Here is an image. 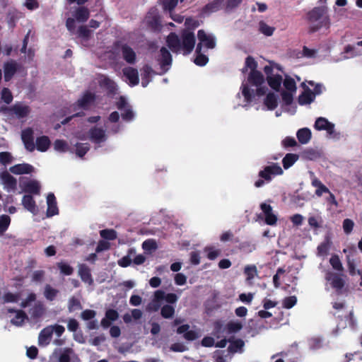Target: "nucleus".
<instances>
[{
    "mask_svg": "<svg viewBox=\"0 0 362 362\" xmlns=\"http://www.w3.org/2000/svg\"><path fill=\"white\" fill-rule=\"evenodd\" d=\"M327 12L326 7L317 6L307 13L306 19L310 24L308 28L310 33H315L322 28H329L331 23Z\"/></svg>",
    "mask_w": 362,
    "mask_h": 362,
    "instance_id": "f257e3e1",
    "label": "nucleus"
},
{
    "mask_svg": "<svg viewBox=\"0 0 362 362\" xmlns=\"http://www.w3.org/2000/svg\"><path fill=\"white\" fill-rule=\"evenodd\" d=\"M197 38L199 42L196 47V52L202 51V47L207 49H214L216 47V38L211 35H208L204 30H199L197 32Z\"/></svg>",
    "mask_w": 362,
    "mask_h": 362,
    "instance_id": "f03ea898",
    "label": "nucleus"
},
{
    "mask_svg": "<svg viewBox=\"0 0 362 362\" xmlns=\"http://www.w3.org/2000/svg\"><path fill=\"white\" fill-rule=\"evenodd\" d=\"M115 49H120L123 59L129 64H134L136 61V54L134 50L127 44L116 41L114 43Z\"/></svg>",
    "mask_w": 362,
    "mask_h": 362,
    "instance_id": "7ed1b4c3",
    "label": "nucleus"
},
{
    "mask_svg": "<svg viewBox=\"0 0 362 362\" xmlns=\"http://www.w3.org/2000/svg\"><path fill=\"white\" fill-rule=\"evenodd\" d=\"M325 280L329 282L332 288L335 289L337 294L341 293V290L345 286V281L342 278V274L332 271H327L325 273Z\"/></svg>",
    "mask_w": 362,
    "mask_h": 362,
    "instance_id": "20e7f679",
    "label": "nucleus"
},
{
    "mask_svg": "<svg viewBox=\"0 0 362 362\" xmlns=\"http://www.w3.org/2000/svg\"><path fill=\"white\" fill-rule=\"evenodd\" d=\"M284 171L278 163H272L267 165L262 170L259 172V177L267 182H270L272 177L276 175H281Z\"/></svg>",
    "mask_w": 362,
    "mask_h": 362,
    "instance_id": "39448f33",
    "label": "nucleus"
},
{
    "mask_svg": "<svg viewBox=\"0 0 362 362\" xmlns=\"http://www.w3.org/2000/svg\"><path fill=\"white\" fill-rule=\"evenodd\" d=\"M96 95L90 91H86L81 98H79L74 105V110L82 109L88 110L90 106L95 103Z\"/></svg>",
    "mask_w": 362,
    "mask_h": 362,
    "instance_id": "423d86ee",
    "label": "nucleus"
},
{
    "mask_svg": "<svg viewBox=\"0 0 362 362\" xmlns=\"http://www.w3.org/2000/svg\"><path fill=\"white\" fill-rule=\"evenodd\" d=\"M196 39L192 32L182 30V51L185 54H189L194 49Z\"/></svg>",
    "mask_w": 362,
    "mask_h": 362,
    "instance_id": "0eeeda50",
    "label": "nucleus"
},
{
    "mask_svg": "<svg viewBox=\"0 0 362 362\" xmlns=\"http://www.w3.org/2000/svg\"><path fill=\"white\" fill-rule=\"evenodd\" d=\"M0 180L4 188L8 191H13L17 187V180L8 171H3L0 173Z\"/></svg>",
    "mask_w": 362,
    "mask_h": 362,
    "instance_id": "6e6552de",
    "label": "nucleus"
},
{
    "mask_svg": "<svg viewBox=\"0 0 362 362\" xmlns=\"http://www.w3.org/2000/svg\"><path fill=\"white\" fill-rule=\"evenodd\" d=\"M315 129L318 131L325 130L329 135H332L334 132V124L328 121L325 117H318L314 124Z\"/></svg>",
    "mask_w": 362,
    "mask_h": 362,
    "instance_id": "1a4fd4ad",
    "label": "nucleus"
},
{
    "mask_svg": "<svg viewBox=\"0 0 362 362\" xmlns=\"http://www.w3.org/2000/svg\"><path fill=\"white\" fill-rule=\"evenodd\" d=\"M21 139L28 151L32 152L35 150L33 131L31 128L28 127L22 131Z\"/></svg>",
    "mask_w": 362,
    "mask_h": 362,
    "instance_id": "9d476101",
    "label": "nucleus"
},
{
    "mask_svg": "<svg viewBox=\"0 0 362 362\" xmlns=\"http://www.w3.org/2000/svg\"><path fill=\"white\" fill-rule=\"evenodd\" d=\"M30 112V108L28 105H23L21 103H16L12 105L11 115L18 119L26 117Z\"/></svg>",
    "mask_w": 362,
    "mask_h": 362,
    "instance_id": "9b49d317",
    "label": "nucleus"
},
{
    "mask_svg": "<svg viewBox=\"0 0 362 362\" xmlns=\"http://www.w3.org/2000/svg\"><path fill=\"white\" fill-rule=\"evenodd\" d=\"M123 75L128 79L130 86H135L139 83L138 70L132 66H127L122 69Z\"/></svg>",
    "mask_w": 362,
    "mask_h": 362,
    "instance_id": "f8f14e48",
    "label": "nucleus"
},
{
    "mask_svg": "<svg viewBox=\"0 0 362 362\" xmlns=\"http://www.w3.org/2000/svg\"><path fill=\"white\" fill-rule=\"evenodd\" d=\"M89 138L95 144H100L107 139L105 131L103 128L97 127L90 129Z\"/></svg>",
    "mask_w": 362,
    "mask_h": 362,
    "instance_id": "ddd939ff",
    "label": "nucleus"
},
{
    "mask_svg": "<svg viewBox=\"0 0 362 362\" xmlns=\"http://www.w3.org/2000/svg\"><path fill=\"white\" fill-rule=\"evenodd\" d=\"M146 23L153 30H158L160 29L161 24L160 21V16L156 12V9H151L146 16Z\"/></svg>",
    "mask_w": 362,
    "mask_h": 362,
    "instance_id": "4468645a",
    "label": "nucleus"
},
{
    "mask_svg": "<svg viewBox=\"0 0 362 362\" xmlns=\"http://www.w3.org/2000/svg\"><path fill=\"white\" fill-rule=\"evenodd\" d=\"M159 62V64L162 70L165 72L168 69V66L171 64L172 62V56L170 52L164 47H163L160 50V57L158 59Z\"/></svg>",
    "mask_w": 362,
    "mask_h": 362,
    "instance_id": "2eb2a0df",
    "label": "nucleus"
},
{
    "mask_svg": "<svg viewBox=\"0 0 362 362\" xmlns=\"http://www.w3.org/2000/svg\"><path fill=\"white\" fill-rule=\"evenodd\" d=\"M18 69V64L13 60L7 62L4 65V78L5 81H9Z\"/></svg>",
    "mask_w": 362,
    "mask_h": 362,
    "instance_id": "dca6fc26",
    "label": "nucleus"
},
{
    "mask_svg": "<svg viewBox=\"0 0 362 362\" xmlns=\"http://www.w3.org/2000/svg\"><path fill=\"white\" fill-rule=\"evenodd\" d=\"M47 216L52 217L59 214V209L57 204V200L53 193L48 194L47 197Z\"/></svg>",
    "mask_w": 362,
    "mask_h": 362,
    "instance_id": "f3484780",
    "label": "nucleus"
},
{
    "mask_svg": "<svg viewBox=\"0 0 362 362\" xmlns=\"http://www.w3.org/2000/svg\"><path fill=\"white\" fill-rule=\"evenodd\" d=\"M9 170L15 175L29 174L33 172L34 168L28 163H20L11 166Z\"/></svg>",
    "mask_w": 362,
    "mask_h": 362,
    "instance_id": "a211bd4d",
    "label": "nucleus"
},
{
    "mask_svg": "<svg viewBox=\"0 0 362 362\" xmlns=\"http://www.w3.org/2000/svg\"><path fill=\"white\" fill-rule=\"evenodd\" d=\"M23 191L32 194H40V185L35 180H28L23 184Z\"/></svg>",
    "mask_w": 362,
    "mask_h": 362,
    "instance_id": "6ab92c4d",
    "label": "nucleus"
},
{
    "mask_svg": "<svg viewBox=\"0 0 362 362\" xmlns=\"http://www.w3.org/2000/svg\"><path fill=\"white\" fill-rule=\"evenodd\" d=\"M78 275L84 283L88 284V285H92L93 284L90 269L87 265L84 264H79Z\"/></svg>",
    "mask_w": 362,
    "mask_h": 362,
    "instance_id": "aec40b11",
    "label": "nucleus"
},
{
    "mask_svg": "<svg viewBox=\"0 0 362 362\" xmlns=\"http://www.w3.org/2000/svg\"><path fill=\"white\" fill-rule=\"evenodd\" d=\"M24 208L33 214L37 212V207L33 197L30 194H25L22 199Z\"/></svg>",
    "mask_w": 362,
    "mask_h": 362,
    "instance_id": "412c9836",
    "label": "nucleus"
},
{
    "mask_svg": "<svg viewBox=\"0 0 362 362\" xmlns=\"http://www.w3.org/2000/svg\"><path fill=\"white\" fill-rule=\"evenodd\" d=\"M167 45L173 52H177L181 49V40L174 33H170L167 37Z\"/></svg>",
    "mask_w": 362,
    "mask_h": 362,
    "instance_id": "4be33fe9",
    "label": "nucleus"
},
{
    "mask_svg": "<svg viewBox=\"0 0 362 362\" xmlns=\"http://www.w3.org/2000/svg\"><path fill=\"white\" fill-rule=\"evenodd\" d=\"M53 334L52 326H48L42 329L39 334L38 343L39 345H47Z\"/></svg>",
    "mask_w": 362,
    "mask_h": 362,
    "instance_id": "5701e85b",
    "label": "nucleus"
},
{
    "mask_svg": "<svg viewBox=\"0 0 362 362\" xmlns=\"http://www.w3.org/2000/svg\"><path fill=\"white\" fill-rule=\"evenodd\" d=\"M154 296L156 301H161L163 300H165L166 302L169 303H174L177 300V297L175 293L166 294L162 290H158L155 291Z\"/></svg>",
    "mask_w": 362,
    "mask_h": 362,
    "instance_id": "b1692460",
    "label": "nucleus"
},
{
    "mask_svg": "<svg viewBox=\"0 0 362 362\" xmlns=\"http://www.w3.org/2000/svg\"><path fill=\"white\" fill-rule=\"evenodd\" d=\"M228 342L230 343V345L228 347V351L230 353L234 354L243 351V349L245 346V342L243 339H234L233 337H230L228 339Z\"/></svg>",
    "mask_w": 362,
    "mask_h": 362,
    "instance_id": "393cba45",
    "label": "nucleus"
},
{
    "mask_svg": "<svg viewBox=\"0 0 362 362\" xmlns=\"http://www.w3.org/2000/svg\"><path fill=\"white\" fill-rule=\"evenodd\" d=\"M315 99V94L309 88L306 89L298 96V102L300 105L310 104Z\"/></svg>",
    "mask_w": 362,
    "mask_h": 362,
    "instance_id": "a878e982",
    "label": "nucleus"
},
{
    "mask_svg": "<svg viewBox=\"0 0 362 362\" xmlns=\"http://www.w3.org/2000/svg\"><path fill=\"white\" fill-rule=\"evenodd\" d=\"M100 85L105 88L109 94H115L117 90V86L115 81L106 76L101 77Z\"/></svg>",
    "mask_w": 362,
    "mask_h": 362,
    "instance_id": "bb28decb",
    "label": "nucleus"
},
{
    "mask_svg": "<svg viewBox=\"0 0 362 362\" xmlns=\"http://www.w3.org/2000/svg\"><path fill=\"white\" fill-rule=\"evenodd\" d=\"M188 325H182V337L188 341H194L198 339L201 334L199 330H189Z\"/></svg>",
    "mask_w": 362,
    "mask_h": 362,
    "instance_id": "cd10ccee",
    "label": "nucleus"
},
{
    "mask_svg": "<svg viewBox=\"0 0 362 362\" xmlns=\"http://www.w3.org/2000/svg\"><path fill=\"white\" fill-rule=\"evenodd\" d=\"M75 19L81 23L86 22L90 17V11L85 6L77 8L74 12Z\"/></svg>",
    "mask_w": 362,
    "mask_h": 362,
    "instance_id": "c85d7f7f",
    "label": "nucleus"
},
{
    "mask_svg": "<svg viewBox=\"0 0 362 362\" xmlns=\"http://www.w3.org/2000/svg\"><path fill=\"white\" fill-rule=\"evenodd\" d=\"M247 81L250 84L258 86L264 82V76L260 71L255 70L250 71Z\"/></svg>",
    "mask_w": 362,
    "mask_h": 362,
    "instance_id": "c756f323",
    "label": "nucleus"
},
{
    "mask_svg": "<svg viewBox=\"0 0 362 362\" xmlns=\"http://www.w3.org/2000/svg\"><path fill=\"white\" fill-rule=\"evenodd\" d=\"M264 104L269 110H274L278 106V97L274 93H269L264 100Z\"/></svg>",
    "mask_w": 362,
    "mask_h": 362,
    "instance_id": "7c9ffc66",
    "label": "nucleus"
},
{
    "mask_svg": "<svg viewBox=\"0 0 362 362\" xmlns=\"http://www.w3.org/2000/svg\"><path fill=\"white\" fill-rule=\"evenodd\" d=\"M50 145L51 141L47 136H41L36 139V148L39 151H46L49 148Z\"/></svg>",
    "mask_w": 362,
    "mask_h": 362,
    "instance_id": "2f4dec72",
    "label": "nucleus"
},
{
    "mask_svg": "<svg viewBox=\"0 0 362 362\" xmlns=\"http://www.w3.org/2000/svg\"><path fill=\"white\" fill-rule=\"evenodd\" d=\"M243 325L239 320H230L226 327L225 330L228 334H235L240 332L243 329Z\"/></svg>",
    "mask_w": 362,
    "mask_h": 362,
    "instance_id": "473e14b6",
    "label": "nucleus"
},
{
    "mask_svg": "<svg viewBox=\"0 0 362 362\" xmlns=\"http://www.w3.org/2000/svg\"><path fill=\"white\" fill-rule=\"evenodd\" d=\"M311 132L308 128L300 129L296 133L297 139L302 144H308L311 139Z\"/></svg>",
    "mask_w": 362,
    "mask_h": 362,
    "instance_id": "72a5a7b5",
    "label": "nucleus"
},
{
    "mask_svg": "<svg viewBox=\"0 0 362 362\" xmlns=\"http://www.w3.org/2000/svg\"><path fill=\"white\" fill-rule=\"evenodd\" d=\"M267 81L269 86L274 90L279 91L282 82V76L279 74L275 76H267Z\"/></svg>",
    "mask_w": 362,
    "mask_h": 362,
    "instance_id": "f704fd0d",
    "label": "nucleus"
},
{
    "mask_svg": "<svg viewBox=\"0 0 362 362\" xmlns=\"http://www.w3.org/2000/svg\"><path fill=\"white\" fill-rule=\"evenodd\" d=\"M153 73V69L148 64H145L142 68L141 73V86L146 87L151 81V74Z\"/></svg>",
    "mask_w": 362,
    "mask_h": 362,
    "instance_id": "c9c22d12",
    "label": "nucleus"
},
{
    "mask_svg": "<svg viewBox=\"0 0 362 362\" xmlns=\"http://www.w3.org/2000/svg\"><path fill=\"white\" fill-rule=\"evenodd\" d=\"M9 312L16 313L15 318L11 320V322L17 326L22 325L24 321L28 319L26 313L22 310H15L13 309H10Z\"/></svg>",
    "mask_w": 362,
    "mask_h": 362,
    "instance_id": "e433bc0d",
    "label": "nucleus"
},
{
    "mask_svg": "<svg viewBox=\"0 0 362 362\" xmlns=\"http://www.w3.org/2000/svg\"><path fill=\"white\" fill-rule=\"evenodd\" d=\"M312 185L317 187L315 193L319 197H321L323 193L329 192V189L315 177L312 180Z\"/></svg>",
    "mask_w": 362,
    "mask_h": 362,
    "instance_id": "4c0bfd02",
    "label": "nucleus"
},
{
    "mask_svg": "<svg viewBox=\"0 0 362 362\" xmlns=\"http://www.w3.org/2000/svg\"><path fill=\"white\" fill-rule=\"evenodd\" d=\"M225 0H214L204 7V12H216L222 8Z\"/></svg>",
    "mask_w": 362,
    "mask_h": 362,
    "instance_id": "58836bf2",
    "label": "nucleus"
},
{
    "mask_svg": "<svg viewBox=\"0 0 362 362\" xmlns=\"http://www.w3.org/2000/svg\"><path fill=\"white\" fill-rule=\"evenodd\" d=\"M298 155L296 153H287L282 160L284 169L291 167L298 159Z\"/></svg>",
    "mask_w": 362,
    "mask_h": 362,
    "instance_id": "ea45409f",
    "label": "nucleus"
},
{
    "mask_svg": "<svg viewBox=\"0 0 362 362\" xmlns=\"http://www.w3.org/2000/svg\"><path fill=\"white\" fill-rule=\"evenodd\" d=\"M59 291L56 288H52L49 284H47L45 287L44 296L45 298L49 301H52L55 299Z\"/></svg>",
    "mask_w": 362,
    "mask_h": 362,
    "instance_id": "a19ab883",
    "label": "nucleus"
},
{
    "mask_svg": "<svg viewBox=\"0 0 362 362\" xmlns=\"http://www.w3.org/2000/svg\"><path fill=\"white\" fill-rule=\"evenodd\" d=\"M11 223V218L8 215L0 216V235H2L8 228Z\"/></svg>",
    "mask_w": 362,
    "mask_h": 362,
    "instance_id": "79ce46f5",
    "label": "nucleus"
},
{
    "mask_svg": "<svg viewBox=\"0 0 362 362\" xmlns=\"http://www.w3.org/2000/svg\"><path fill=\"white\" fill-rule=\"evenodd\" d=\"M61 274L70 276L74 273V268L65 262H60L57 264Z\"/></svg>",
    "mask_w": 362,
    "mask_h": 362,
    "instance_id": "37998d69",
    "label": "nucleus"
},
{
    "mask_svg": "<svg viewBox=\"0 0 362 362\" xmlns=\"http://www.w3.org/2000/svg\"><path fill=\"white\" fill-rule=\"evenodd\" d=\"M81 309H82V305L80 300L74 296L70 298L68 302L69 312L72 313L75 310Z\"/></svg>",
    "mask_w": 362,
    "mask_h": 362,
    "instance_id": "c03bdc74",
    "label": "nucleus"
},
{
    "mask_svg": "<svg viewBox=\"0 0 362 362\" xmlns=\"http://www.w3.org/2000/svg\"><path fill=\"white\" fill-rule=\"evenodd\" d=\"M196 57L194 59V63L199 66H205L208 62L209 58L206 55L202 53V51H200L199 52H195Z\"/></svg>",
    "mask_w": 362,
    "mask_h": 362,
    "instance_id": "a18cd8bd",
    "label": "nucleus"
},
{
    "mask_svg": "<svg viewBox=\"0 0 362 362\" xmlns=\"http://www.w3.org/2000/svg\"><path fill=\"white\" fill-rule=\"evenodd\" d=\"M89 149L90 146L87 143H77L76 144V154L80 158H83Z\"/></svg>",
    "mask_w": 362,
    "mask_h": 362,
    "instance_id": "49530a36",
    "label": "nucleus"
},
{
    "mask_svg": "<svg viewBox=\"0 0 362 362\" xmlns=\"http://www.w3.org/2000/svg\"><path fill=\"white\" fill-rule=\"evenodd\" d=\"M100 235L105 240H114L117 238V232L114 229H103L100 231Z\"/></svg>",
    "mask_w": 362,
    "mask_h": 362,
    "instance_id": "de8ad7c7",
    "label": "nucleus"
},
{
    "mask_svg": "<svg viewBox=\"0 0 362 362\" xmlns=\"http://www.w3.org/2000/svg\"><path fill=\"white\" fill-rule=\"evenodd\" d=\"M329 263L332 268L338 272H343L344 267L341 262V260L337 255H332L329 259Z\"/></svg>",
    "mask_w": 362,
    "mask_h": 362,
    "instance_id": "09e8293b",
    "label": "nucleus"
},
{
    "mask_svg": "<svg viewBox=\"0 0 362 362\" xmlns=\"http://www.w3.org/2000/svg\"><path fill=\"white\" fill-rule=\"evenodd\" d=\"M92 31L89 30L86 25L79 26L77 35L78 37L85 40H88L91 37Z\"/></svg>",
    "mask_w": 362,
    "mask_h": 362,
    "instance_id": "8fccbe9b",
    "label": "nucleus"
},
{
    "mask_svg": "<svg viewBox=\"0 0 362 362\" xmlns=\"http://www.w3.org/2000/svg\"><path fill=\"white\" fill-rule=\"evenodd\" d=\"M259 30L260 33L266 36H271L273 35L275 28L268 25L265 22L260 21L259 23Z\"/></svg>",
    "mask_w": 362,
    "mask_h": 362,
    "instance_id": "3c124183",
    "label": "nucleus"
},
{
    "mask_svg": "<svg viewBox=\"0 0 362 362\" xmlns=\"http://www.w3.org/2000/svg\"><path fill=\"white\" fill-rule=\"evenodd\" d=\"M1 99L7 105L13 101V94L9 88H3L1 92Z\"/></svg>",
    "mask_w": 362,
    "mask_h": 362,
    "instance_id": "603ef678",
    "label": "nucleus"
},
{
    "mask_svg": "<svg viewBox=\"0 0 362 362\" xmlns=\"http://www.w3.org/2000/svg\"><path fill=\"white\" fill-rule=\"evenodd\" d=\"M257 62L255 60V59L252 57L248 56L245 59V66L243 69V72L247 71V69H250L251 70V71H255V70H257Z\"/></svg>",
    "mask_w": 362,
    "mask_h": 362,
    "instance_id": "864d4df0",
    "label": "nucleus"
},
{
    "mask_svg": "<svg viewBox=\"0 0 362 362\" xmlns=\"http://www.w3.org/2000/svg\"><path fill=\"white\" fill-rule=\"evenodd\" d=\"M244 273L247 276V280L250 281L255 278L257 274V269L255 265H247L245 267Z\"/></svg>",
    "mask_w": 362,
    "mask_h": 362,
    "instance_id": "5fc2aeb1",
    "label": "nucleus"
},
{
    "mask_svg": "<svg viewBox=\"0 0 362 362\" xmlns=\"http://www.w3.org/2000/svg\"><path fill=\"white\" fill-rule=\"evenodd\" d=\"M284 86L287 90L286 91L293 93L296 91V83L291 77H286L284 81Z\"/></svg>",
    "mask_w": 362,
    "mask_h": 362,
    "instance_id": "6e6d98bb",
    "label": "nucleus"
},
{
    "mask_svg": "<svg viewBox=\"0 0 362 362\" xmlns=\"http://www.w3.org/2000/svg\"><path fill=\"white\" fill-rule=\"evenodd\" d=\"M282 102L284 105H290L293 101V92L283 90L281 93Z\"/></svg>",
    "mask_w": 362,
    "mask_h": 362,
    "instance_id": "4d7b16f0",
    "label": "nucleus"
},
{
    "mask_svg": "<svg viewBox=\"0 0 362 362\" xmlns=\"http://www.w3.org/2000/svg\"><path fill=\"white\" fill-rule=\"evenodd\" d=\"M185 25L186 30H194L199 26V22L198 20L192 17L187 18L185 21Z\"/></svg>",
    "mask_w": 362,
    "mask_h": 362,
    "instance_id": "13d9d810",
    "label": "nucleus"
},
{
    "mask_svg": "<svg viewBox=\"0 0 362 362\" xmlns=\"http://www.w3.org/2000/svg\"><path fill=\"white\" fill-rule=\"evenodd\" d=\"M175 313L174 308L170 305H165L162 307L160 314L164 318H170Z\"/></svg>",
    "mask_w": 362,
    "mask_h": 362,
    "instance_id": "bf43d9fd",
    "label": "nucleus"
},
{
    "mask_svg": "<svg viewBox=\"0 0 362 362\" xmlns=\"http://www.w3.org/2000/svg\"><path fill=\"white\" fill-rule=\"evenodd\" d=\"M204 251L207 252V258L210 260H214L221 254L220 250H215L213 247H206Z\"/></svg>",
    "mask_w": 362,
    "mask_h": 362,
    "instance_id": "052dcab7",
    "label": "nucleus"
},
{
    "mask_svg": "<svg viewBox=\"0 0 362 362\" xmlns=\"http://www.w3.org/2000/svg\"><path fill=\"white\" fill-rule=\"evenodd\" d=\"M297 303V298L295 296H291L288 297H286L283 300V307L286 309H291L293 308Z\"/></svg>",
    "mask_w": 362,
    "mask_h": 362,
    "instance_id": "680f3d73",
    "label": "nucleus"
},
{
    "mask_svg": "<svg viewBox=\"0 0 362 362\" xmlns=\"http://www.w3.org/2000/svg\"><path fill=\"white\" fill-rule=\"evenodd\" d=\"M242 93L246 102L250 103L252 100L253 90H250L247 85H243Z\"/></svg>",
    "mask_w": 362,
    "mask_h": 362,
    "instance_id": "e2e57ef3",
    "label": "nucleus"
},
{
    "mask_svg": "<svg viewBox=\"0 0 362 362\" xmlns=\"http://www.w3.org/2000/svg\"><path fill=\"white\" fill-rule=\"evenodd\" d=\"M354 226V222L351 219L345 218L343 221L342 227H343L344 232L346 234H347V235L350 234L353 230Z\"/></svg>",
    "mask_w": 362,
    "mask_h": 362,
    "instance_id": "0e129e2a",
    "label": "nucleus"
},
{
    "mask_svg": "<svg viewBox=\"0 0 362 362\" xmlns=\"http://www.w3.org/2000/svg\"><path fill=\"white\" fill-rule=\"evenodd\" d=\"M142 248L146 251H151L157 248L156 242L153 239L146 240L142 243Z\"/></svg>",
    "mask_w": 362,
    "mask_h": 362,
    "instance_id": "69168bd1",
    "label": "nucleus"
},
{
    "mask_svg": "<svg viewBox=\"0 0 362 362\" xmlns=\"http://www.w3.org/2000/svg\"><path fill=\"white\" fill-rule=\"evenodd\" d=\"M54 147L56 151H60V152H65L68 149V145L67 143L61 139H57L54 143Z\"/></svg>",
    "mask_w": 362,
    "mask_h": 362,
    "instance_id": "338daca9",
    "label": "nucleus"
},
{
    "mask_svg": "<svg viewBox=\"0 0 362 362\" xmlns=\"http://www.w3.org/2000/svg\"><path fill=\"white\" fill-rule=\"evenodd\" d=\"M13 161V157L11 153L4 151L0 153V163L4 165L11 163Z\"/></svg>",
    "mask_w": 362,
    "mask_h": 362,
    "instance_id": "774afa93",
    "label": "nucleus"
}]
</instances>
